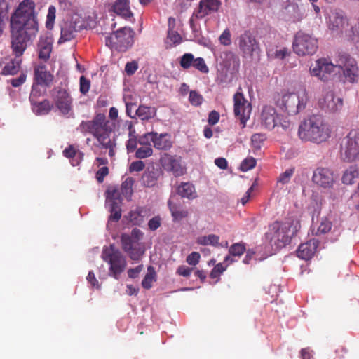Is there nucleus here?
<instances>
[{
    "instance_id": "obj_1",
    "label": "nucleus",
    "mask_w": 359,
    "mask_h": 359,
    "mask_svg": "<svg viewBox=\"0 0 359 359\" xmlns=\"http://www.w3.org/2000/svg\"><path fill=\"white\" fill-rule=\"evenodd\" d=\"M11 48L15 58L3 68L5 75H14L20 68V58L25 51L27 42L35 38L39 32L35 4L32 0H23L11 14L10 20Z\"/></svg>"
},
{
    "instance_id": "obj_2",
    "label": "nucleus",
    "mask_w": 359,
    "mask_h": 359,
    "mask_svg": "<svg viewBox=\"0 0 359 359\" xmlns=\"http://www.w3.org/2000/svg\"><path fill=\"white\" fill-rule=\"evenodd\" d=\"M330 134L329 125L318 114H313L304 118L298 129V135L302 140L318 144L325 142Z\"/></svg>"
},
{
    "instance_id": "obj_3",
    "label": "nucleus",
    "mask_w": 359,
    "mask_h": 359,
    "mask_svg": "<svg viewBox=\"0 0 359 359\" xmlns=\"http://www.w3.org/2000/svg\"><path fill=\"white\" fill-rule=\"evenodd\" d=\"M79 129L82 133L92 134L98 142L109 136L112 131L110 123L104 114H97L93 120L82 121Z\"/></svg>"
},
{
    "instance_id": "obj_4",
    "label": "nucleus",
    "mask_w": 359,
    "mask_h": 359,
    "mask_svg": "<svg viewBox=\"0 0 359 359\" xmlns=\"http://www.w3.org/2000/svg\"><path fill=\"white\" fill-rule=\"evenodd\" d=\"M308 101L305 89L284 94L276 101V105L290 115H296L304 110Z\"/></svg>"
},
{
    "instance_id": "obj_5",
    "label": "nucleus",
    "mask_w": 359,
    "mask_h": 359,
    "mask_svg": "<svg viewBox=\"0 0 359 359\" xmlns=\"http://www.w3.org/2000/svg\"><path fill=\"white\" fill-rule=\"evenodd\" d=\"M327 25L333 33L351 38L354 33L347 16L340 9H332L327 14Z\"/></svg>"
},
{
    "instance_id": "obj_6",
    "label": "nucleus",
    "mask_w": 359,
    "mask_h": 359,
    "mask_svg": "<svg viewBox=\"0 0 359 359\" xmlns=\"http://www.w3.org/2000/svg\"><path fill=\"white\" fill-rule=\"evenodd\" d=\"M102 259L109 264V274L115 279H118L121 273L126 269L127 263L126 257L114 245L104 248L102 253Z\"/></svg>"
},
{
    "instance_id": "obj_7",
    "label": "nucleus",
    "mask_w": 359,
    "mask_h": 359,
    "mask_svg": "<svg viewBox=\"0 0 359 359\" xmlns=\"http://www.w3.org/2000/svg\"><path fill=\"white\" fill-rule=\"evenodd\" d=\"M290 225L289 224L276 221L269 226L265 236L272 245H275L277 248H281L290 242Z\"/></svg>"
},
{
    "instance_id": "obj_8",
    "label": "nucleus",
    "mask_w": 359,
    "mask_h": 359,
    "mask_svg": "<svg viewBox=\"0 0 359 359\" xmlns=\"http://www.w3.org/2000/svg\"><path fill=\"white\" fill-rule=\"evenodd\" d=\"M260 118L262 126L269 130L276 127H281L283 130H287L292 126V123L287 117L278 114L276 109L271 106L264 107Z\"/></svg>"
},
{
    "instance_id": "obj_9",
    "label": "nucleus",
    "mask_w": 359,
    "mask_h": 359,
    "mask_svg": "<svg viewBox=\"0 0 359 359\" xmlns=\"http://www.w3.org/2000/svg\"><path fill=\"white\" fill-rule=\"evenodd\" d=\"M341 157L344 161L352 162L359 159V131L351 130L341 143Z\"/></svg>"
},
{
    "instance_id": "obj_10",
    "label": "nucleus",
    "mask_w": 359,
    "mask_h": 359,
    "mask_svg": "<svg viewBox=\"0 0 359 359\" xmlns=\"http://www.w3.org/2000/svg\"><path fill=\"white\" fill-rule=\"evenodd\" d=\"M133 31L129 27L121 28L106 37L105 43L111 49L124 52L133 43Z\"/></svg>"
},
{
    "instance_id": "obj_11",
    "label": "nucleus",
    "mask_w": 359,
    "mask_h": 359,
    "mask_svg": "<svg viewBox=\"0 0 359 359\" xmlns=\"http://www.w3.org/2000/svg\"><path fill=\"white\" fill-rule=\"evenodd\" d=\"M294 53L298 55H313L318 48L317 39L310 34L299 32L292 43Z\"/></svg>"
},
{
    "instance_id": "obj_12",
    "label": "nucleus",
    "mask_w": 359,
    "mask_h": 359,
    "mask_svg": "<svg viewBox=\"0 0 359 359\" xmlns=\"http://www.w3.org/2000/svg\"><path fill=\"white\" fill-rule=\"evenodd\" d=\"M337 72L343 71L346 79L350 83H354L358 79L359 73L356 61L349 55L340 54L337 60Z\"/></svg>"
},
{
    "instance_id": "obj_13",
    "label": "nucleus",
    "mask_w": 359,
    "mask_h": 359,
    "mask_svg": "<svg viewBox=\"0 0 359 359\" xmlns=\"http://www.w3.org/2000/svg\"><path fill=\"white\" fill-rule=\"evenodd\" d=\"M318 107L326 114H337L343 109V99L335 95L333 90H327L318 100Z\"/></svg>"
},
{
    "instance_id": "obj_14",
    "label": "nucleus",
    "mask_w": 359,
    "mask_h": 359,
    "mask_svg": "<svg viewBox=\"0 0 359 359\" xmlns=\"http://www.w3.org/2000/svg\"><path fill=\"white\" fill-rule=\"evenodd\" d=\"M251 111V104L245 98L242 93L237 92L233 96V112L235 116L240 120L242 128L245 126Z\"/></svg>"
},
{
    "instance_id": "obj_15",
    "label": "nucleus",
    "mask_w": 359,
    "mask_h": 359,
    "mask_svg": "<svg viewBox=\"0 0 359 359\" xmlns=\"http://www.w3.org/2000/svg\"><path fill=\"white\" fill-rule=\"evenodd\" d=\"M238 46L243 57H252L260 50L259 42L250 31H245L238 36Z\"/></svg>"
},
{
    "instance_id": "obj_16",
    "label": "nucleus",
    "mask_w": 359,
    "mask_h": 359,
    "mask_svg": "<svg viewBox=\"0 0 359 359\" xmlns=\"http://www.w3.org/2000/svg\"><path fill=\"white\" fill-rule=\"evenodd\" d=\"M309 70L312 76L326 81L332 75L337 72V64L333 65L325 58H320L316 61L315 65L310 67Z\"/></svg>"
},
{
    "instance_id": "obj_17",
    "label": "nucleus",
    "mask_w": 359,
    "mask_h": 359,
    "mask_svg": "<svg viewBox=\"0 0 359 359\" xmlns=\"http://www.w3.org/2000/svg\"><path fill=\"white\" fill-rule=\"evenodd\" d=\"M313 182L323 189H331L335 182L334 171L327 167H318L313 172Z\"/></svg>"
},
{
    "instance_id": "obj_18",
    "label": "nucleus",
    "mask_w": 359,
    "mask_h": 359,
    "mask_svg": "<svg viewBox=\"0 0 359 359\" xmlns=\"http://www.w3.org/2000/svg\"><path fill=\"white\" fill-rule=\"evenodd\" d=\"M219 4V0H201L198 6L195 9L189 20L191 27L194 28L195 19H202L211 12L217 11Z\"/></svg>"
},
{
    "instance_id": "obj_19",
    "label": "nucleus",
    "mask_w": 359,
    "mask_h": 359,
    "mask_svg": "<svg viewBox=\"0 0 359 359\" xmlns=\"http://www.w3.org/2000/svg\"><path fill=\"white\" fill-rule=\"evenodd\" d=\"M54 102L56 107L63 115H67L72 111L73 99L67 90L59 88L55 95Z\"/></svg>"
},
{
    "instance_id": "obj_20",
    "label": "nucleus",
    "mask_w": 359,
    "mask_h": 359,
    "mask_svg": "<svg viewBox=\"0 0 359 359\" xmlns=\"http://www.w3.org/2000/svg\"><path fill=\"white\" fill-rule=\"evenodd\" d=\"M163 167L167 171L172 172L175 177L183 175L186 168L181 163V158L166 155L161 159Z\"/></svg>"
},
{
    "instance_id": "obj_21",
    "label": "nucleus",
    "mask_w": 359,
    "mask_h": 359,
    "mask_svg": "<svg viewBox=\"0 0 359 359\" xmlns=\"http://www.w3.org/2000/svg\"><path fill=\"white\" fill-rule=\"evenodd\" d=\"M123 251L126 252L133 260H138L144 253L143 250L135 246V241L131 236L123 233L121 238Z\"/></svg>"
},
{
    "instance_id": "obj_22",
    "label": "nucleus",
    "mask_w": 359,
    "mask_h": 359,
    "mask_svg": "<svg viewBox=\"0 0 359 359\" xmlns=\"http://www.w3.org/2000/svg\"><path fill=\"white\" fill-rule=\"evenodd\" d=\"M318 245L319 241L318 239H310L299 245L297 250V255L302 259L308 260L314 255Z\"/></svg>"
},
{
    "instance_id": "obj_23",
    "label": "nucleus",
    "mask_w": 359,
    "mask_h": 359,
    "mask_svg": "<svg viewBox=\"0 0 359 359\" xmlns=\"http://www.w3.org/2000/svg\"><path fill=\"white\" fill-rule=\"evenodd\" d=\"M36 96V93L34 90H32L29 100L32 104L33 111L36 115H46L53 108V104L48 100H43L41 102H37L34 100V97Z\"/></svg>"
},
{
    "instance_id": "obj_24",
    "label": "nucleus",
    "mask_w": 359,
    "mask_h": 359,
    "mask_svg": "<svg viewBox=\"0 0 359 359\" xmlns=\"http://www.w3.org/2000/svg\"><path fill=\"white\" fill-rule=\"evenodd\" d=\"M34 80L37 84L48 86L53 82V76L46 69L44 65L34 68Z\"/></svg>"
},
{
    "instance_id": "obj_25",
    "label": "nucleus",
    "mask_w": 359,
    "mask_h": 359,
    "mask_svg": "<svg viewBox=\"0 0 359 359\" xmlns=\"http://www.w3.org/2000/svg\"><path fill=\"white\" fill-rule=\"evenodd\" d=\"M111 11L126 20L133 18L128 0H116L111 6Z\"/></svg>"
},
{
    "instance_id": "obj_26",
    "label": "nucleus",
    "mask_w": 359,
    "mask_h": 359,
    "mask_svg": "<svg viewBox=\"0 0 359 359\" xmlns=\"http://www.w3.org/2000/svg\"><path fill=\"white\" fill-rule=\"evenodd\" d=\"M53 49L52 40L48 37H41L38 43L39 58L46 62Z\"/></svg>"
},
{
    "instance_id": "obj_27",
    "label": "nucleus",
    "mask_w": 359,
    "mask_h": 359,
    "mask_svg": "<svg viewBox=\"0 0 359 359\" xmlns=\"http://www.w3.org/2000/svg\"><path fill=\"white\" fill-rule=\"evenodd\" d=\"M154 147L158 150H167L172 147L170 135L168 133L158 134L153 132Z\"/></svg>"
},
{
    "instance_id": "obj_28",
    "label": "nucleus",
    "mask_w": 359,
    "mask_h": 359,
    "mask_svg": "<svg viewBox=\"0 0 359 359\" xmlns=\"http://www.w3.org/2000/svg\"><path fill=\"white\" fill-rule=\"evenodd\" d=\"M76 32L77 29L72 22H65L61 27V36L58 43H61L71 41L75 37Z\"/></svg>"
},
{
    "instance_id": "obj_29",
    "label": "nucleus",
    "mask_w": 359,
    "mask_h": 359,
    "mask_svg": "<svg viewBox=\"0 0 359 359\" xmlns=\"http://www.w3.org/2000/svg\"><path fill=\"white\" fill-rule=\"evenodd\" d=\"M177 193L182 198L194 199L197 197L194 186L190 182H182L177 189Z\"/></svg>"
},
{
    "instance_id": "obj_30",
    "label": "nucleus",
    "mask_w": 359,
    "mask_h": 359,
    "mask_svg": "<svg viewBox=\"0 0 359 359\" xmlns=\"http://www.w3.org/2000/svg\"><path fill=\"white\" fill-rule=\"evenodd\" d=\"M359 177V168L351 165L343 173L341 181L345 184H352Z\"/></svg>"
},
{
    "instance_id": "obj_31",
    "label": "nucleus",
    "mask_w": 359,
    "mask_h": 359,
    "mask_svg": "<svg viewBox=\"0 0 359 359\" xmlns=\"http://www.w3.org/2000/svg\"><path fill=\"white\" fill-rule=\"evenodd\" d=\"M168 205L174 221H180L188 216L189 212L187 210L182 208L180 205L175 203H173L170 200L168 201Z\"/></svg>"
},
{
    "instance_id": "obj_32",
    "label": "nucleus",
    "mask_w": 359,
    "mask_h": 359,
    "mask_svg": "<svg viewBox=\"0 0 359 359\" xmlns=\"http://www.w3.org/2000/svg\"><path fill=\"white\" fill-rule=\"evenodd\" d=\"M156 109L154 107L141 104L136 110L137 116L141 120H149L156 116Z\"/></svg>"
},
{
    "instance_id": "obj_33",
    "label": "nucleus",
    "mask_w": 359,
    "mask_h": 359,
    "mask_svg": "<svg viewBox=\"0 0 359 359\" xmlns=\"http://www.w3.org/2000/svg\"><path fill=\"white\" fill-rule=\"evenodd\" d=\"M245 245L244 243H237L233 244L229 250L230 255H228L224 258V262H229L230 263H232L233 262H234V260L231 257V255L240 257L245 252Z\"/></svg>"
},
{
    "instance_id": "obj_34",
    "label": "nucleus",
    "mask_w": 359,
    "mask_h": 359,
    "mask_svg": "<svg viewBox=\"0 0 359 359\" xmlns=\"http://www.w3.org/2000/svg\"><path fill=\"white\" fill-rule=\"evenodd\" d=\"M219 237L215 234L200 236L197 238V243L203 245H210L215 247L219 246Z\"/></svg>"
},
{
    "instance_id": "obj_35",
    "label": "nucleus",
    "mask_w": 359,
    "mask_h": 359,
    "mask_svg": "<svg viewBox=\"0 0 359 359\" xmlns=\"http://www.w3.org/2000/svg\"><path fill=\"white\" fill-rule=\"evenodd\" d=\"M172 22H175V19L173 18H169L168 23L170 27ZM167 40L170 41L172 45H177L181 43L182 36L177 31H174L172 29L170 28L168 32Z\"/></svg>"
},
{
    "instance_id": "obj_36",
    "label": "nucleus",
    "mask_w": 359,
    "mask_h": 359,
    "mask_svg": "<svg viewBox=\"0 0 359 359\" xmlns=\"http://www.w3.org/2000/svg\"><path fill=\"white\" fill-rule=\"evenodd\" d=\"M134 182L135 180L133 177H127L121 184V193L128 199L130 198L133 195Z\"/></svg>"
},
{
    "instance_id": "obj_37",
    "label": "nucleus",
    "mask_w": 359,
    "mask_h": 359,
    "mask_svg": "<svg viewBox=\"0 0 359 359\" xmlns=\"http://www.w3.org/2000/svg\"><path fill=\"white\" fill-rule=\"evenodd\" d=\"M142 212V208H137L135 210L130 212L129 219L133 225L140 226L144 222Z\"/></svg>"
},
{
    "instance_id": "obj_38",
    "label": "nucleus",
    "mask_w": 359,
    "mask_h": 359,
    "mask_svg": "<svg viewBox=\"0 0 359 359\" xmlns=\"http://www.w3.org/2000/svg\"><path fill=\"white\" fill-rule=\"evenodd\" d=\"M266 138V135L264 133H259L253 134L251 137L252 147L256 150L260 149L264 145Z\"/></svg>"
},
{
    "instance_id": "obj_39",
    "label": "nucleus",
    "mask_w": 359,
    "mask_h": 359,
    "mask_svg": "<svg viewBox=\"0 0 359 359\" xmlns=\"http://www.w3.org/2000/svg\"><path fill=\"white\" fill-rule=\"evenodd\" d=\"M147 271V273L142 281V285L144 289L149 290L151 287L152 282L155 280L156 272L151 266L148 267Z\"/></svg>"
},
{
    "instance_id": "obj_40",
    "label": "nucleus",
    "mask_w": 359,
    "mask_h": 359,
    "mask_svg": "<svg viewBox=\"0 0 359 359\" xmlns=\"http://www.w3.org/2000/svg\"><path fill=\"white\" fill-rule=\"evenodd\" d=\"M110 212L109 221L118 222L121 219V209L118 202L113 201L110 204Z\"/></svg>"
},
{
    "instance_id": "obj_41",
    "label": "nucleus",
    "mask_w": 359,
    "mask_h": 359,
    "mask_svg": "<svg viewBox=\"0 0 359 359\" xmlns=\"http://www.w3.org/2000/svg\"><path fill=\"white\" fill-rule=\"evenodd\" d=\"M194 56L192 53H184L180 60V66L184 69H188L193 66Z\"/></svg>"
},
{
    "instance_id": "obj_42",
    "label": "nucleus",
    "mask_w": 359,
    "mask_h": 359,
    "mask_svg": "<svg viewBox=\"0 0 359 359\" xmlns=\"http://www.w3.org/2000/svg\"><path fill=\"white\" fill-rule=\"evenodd\" d=\"M56 8L54 6L51 5L48 8V14L46 16V27L48 29H52L55 20Z\"/></svg>"
},
{
    "instance_id": "obj_43",
    "label": "nucleus",
    "mask_w": 359,
    "mask_h": 359,
    "mask_svg": "<svg viewBox=\"0 0 359 359\" xmlns=\"http://www.w3.org/2000/svg\"><path fill=\"white\" fill-rule=\"evenodd\" d=\"M192 67L203 74H208L209 72V68L203 57L194 58Z\"/></svg>"
},
{
    "instance_id": "obj_44",
    "label": "nucleus",
    "mask_w": 359,
    "mask_h": 359,
    "mask_svg": "<svg viewBox=\"0 0 359 359\" xmlns=\"http://www.w3.org/2000/svg\"><path fill=\"white\" fill-rule=\"evenodd\" d=\"M135 133V130H130L129 132V139L126 142V148L128 153L133 152L137 148V140Z\"/></svg>"
},
{
    "instance_id": "obj_45",
    "label": "nucleus",
    "mask_w": 359,
    "mask_h": 359,
    "mask_svg": "<svg viewBox=\"0 0 359 359\" xmlns=\"http://www.w3.org/2000/svg\"><path fill=\"white\" fill-rule=\"evenodd\" d=\"M332 229V222L327 219H322L316 234L320 236L328 233Z\"/></svg>"
},
{
    "instance_id": "obj_46",
    "label": "nucleus",
    "mask_w": 359,
    "mask_h": 359,
    "mask_svg": "<svg viewBox=\"0 0 359 359\" xmlns=\"http://www.w3.org/2000/svg\"><path fill=\"white\" fill-rule=\"evenodd\" d=\"M102 148L109 149V156L113 157L115 154L114 147L116 144L114 141H112L109 136L104 139L103 140L99 142Z\"/></svg>"
},
{
    "instance_id": "obj_47",
    "label": "nucleus",
    "mask_w": 359,
    "mask_h": 359,
    "mask_svg": "<svg viewBox=\"0 0 359 359\" xmlns=\"http://www.w3.org/2000/svg\"><path fill=\"white\" fill-rule=\"evenodd\" d=\"M153 154V149L151 148V147H149V146H146V147H141L140 148H138L137 150H136V153H135V156L137 158H147V157H149L151 156H152Z\"/></svg>"
},
{
    "instance_id": "obj_48",
    "label": "nucleus",
    "mask_w": 359,
    "mask_h": 359,
    "mask_svg": "<svg viewBox=\"0 0 359 359\" xmlns=\"http://www.w3.org/2000/svg\"><path fill=\"white\" fill-rule=\"evenodd\" d=\"M203 100V96L195 90H191L189 96V101L194 106H199Z\"/></svg>"
},
{
    "instance_id": "obj_49",
    "label": "nucleus",
    "mask_w": 359,
    "mask_h": 359,
    "mask_svg": "<svg viewBox=\"0 0 359 359\" xmlns=\"http://www.w3.org/2000/svg\"><path fill=\"white\" fill-rule=\"evenodd\" d=\"M107 201H109L111 203L113 201H117L120 203L119 191L116 188L108 189L107 191Z\"/></svg>"
},
{
    "instance_id": "obj_50",
    "label": "nucleus",
    "mask_w": 359,
    "mask_h": 359,
    "mask_svg": "<svg viewBox=\"0 0 359 359\" xmlns=\"http://www.w3.org/2000/svg\"><path fill=\"white\" fill-rule=\"evenodd\" d=\"M256 160L253 157L244 159L241 164V169L243 171H248L256 166Z\"/></svg>"
},
{
    "instance_id": "obj_51",
    "label": "nucleus",
    "mask_w": 359,
    "mask_h": 359,
    "mask_svg": "<svg viewBox=\"0 0 359 359\" xmlns=\"http://www.w3.org/2000/svg\"><path fill=\"white\" fill-rule=\"evenodd\" d=\"M144 185L147 187H152L156 183V178L152 172L144 173L142 176Z\"/></svg>"
},
{
    "instance_id": "obj_52",
    "label": "nucleus",
    "mask_w": 359,
    "mask_h": 359,
    "mask_svg": "<svg viewBox=\"0 0 359 359\" xmlns=\"http://www.w3.org/2000/svg\"><path fill=\"white\" fill-rule=\"evenodd\" d=\"M153 132H149L144 134L143 135L140 136L138 140V142L140 145L142 147L149 146L151 145V142H153Z\"/></svg>"
},
{
    "instance_id": "obj_53",
    "label": "nucleus",
    "mask_w": 359,
    "mask_h": 359,
    "mask_svg": "<svg viewBox=\"0 0 359 359\" xmlns=\"http://www.w3.org/2000/svg\"><path fill=\"white\" fill-rule=\"evenodd\" d=\"M226 267L223 266L222 263H219L215 266L212 269L210 276L211 278H217L219 277L224 271Z\"/></svg>"
},
{
    "instance_id": "obj_54",
    "label": "nucleus",
    "mask_w": 359,
    "mask_h": 359,
    "mask_svg": "<svg viewBox=\"0 0 359 359\" xmlns=\"http://www.w3.org/2000/svg\"><path fill=\"white\" fill-rule=\"evenodd\" d=\"M219 42L224 46H229L231 43V32L226 29L219 36Z\"/></svg>"
},
{
    "instance_id": "obj_55",
    "label": "nucleus",
    "mask_w": 359,
    "mask_h": 359,
    "mask_svg": "<svg viewBox=\"0 0 359 359\" xmlns=\"http://www.w3.org/2000/svg\"><path fill=\"white\" fill-rule=\"evenodd\" d=\"M161 225V218L160 216L152 217L148 222L149 229L151 231H156Z\"/></svg>"
},
{
    "instance_id": "obj_56",
    "label": "nucleus",
    "mask_w": 359,
    "mask_h": 359,
    "mask_svg": "<svg viewBox=\"0 0 359 359\" xmlns=\"http://www.w3.org/2000/svg\"><path fill=\"white\" fill-rule=\"evenodd\" d=\"M200 258L201 255L198 252H193L187 257L186 261L189 265L196 266L199 262Z\"/></svg>"
},
{
    "instance_id": "obj_57",
    "label": "nucleus",
    "mask_w": 359,
    "mask_h": 359,
    "mask_svg": "<svg viewBox=\"0 0 359 359\" xmlns=\"http://www.w3.org/2000/svg\"><path fill=\"white\" fill-rule=\"evenodd\" d=\"M90 89V81L87 79L84 76H81L80 78V92L86 95Z\"/></svg>"
},
{
    "instance_id": "obj_58",
    "label": "nucleus",
    "mask_w": 359,
    "mask_h": 359,
    "mask_svg": "<svg viewBox=\"0 0 359 359\" xmlns=\"http://www.w3.org/2000/svg\"><path fill=\"white\" fill-rule=\"evenodd\" d=\"M294 169H288L286 170L283 173H282L278 179V182L282 184H287L290 180L291 177L293 175Z\"/></svg>"
},
{
    "instance_id": "obj_59",
    "label": "nucleus",
    "mask_w": 359,
    "mask_h": 359,
    "mask_svg": "<svg viewBox=\"0 0 359 359\" xmlns=\"http://www.w3.org/2000/svg\"><path fill=\"white\" fill-rule=\"evenodd\" d=\"M109 174V168L106 166H103L100 168L96 172V180L98 182L102 183L104 179Z\"/></svg>"
},
{
    "instance_id": "obj_60",
    "label": "nucleus",
    "mask_w": 359,
    "mask_h": 359,
    "mask_svg": "<svg viewBox=\"0 0 359 359\" xmlns=\"http://www.w3.org/2000/svg\"><path fill=\"white\" fill-rule=\"evenodd\" d=\"M138 64L136 61L128 62L125 67V71L129 76L133 75L137 69Z\"/></svg>"
},
{
    "instance_id": "obj_61",
    "label": "nucleus",
    "mask_w": 359,
    "mask_h": 359,
    "mask_svg": "<svg viewBox=\"0 0 359 359\" xmlns=\"http://www.w3.org/2000/svg\"><path fill=\"white\" fill-rule=\"evenodd\" d=\"M144 167H145V165L143 161H137L133 162L130 165L129 170H130V172H134V171L140 172V171L143 170Z\"/></svg>"
},
{
    "instance_id": "obj_62",
    "label": "nucleus",
    "mask_w": 359,
    "mask_h": 359,
    "mask_svg": "<svg viewBox=\"0 0 359 359\" xmlns=\"http://www.w3.org/2000/svg\"><path fill=\"white\" fill-rule=\"evenodd\" d=\"M26 77V74L22 73L18 78L12 79L11 83L13 87H19L25 83Z\"/></svg>"
},
{
    "instance_id": "obj_63",
    "label": "nucleus",
    "mask_w": 359,
    "mask_h": 359,
    "mask_svg": "<svg viewBox=\"0 0 359 359\" xmlns=\"http://www.w3.org/2000/svg\"><path fill=\"white\" fill-rule=\"evenodd\" d=\"M219 114L215 110H213L209 114L208 122L209 125L214 126L219 121Z\"/></svg>"
},
{
    "instance_id": "obj_64",
    "label": "nucleus",
    "mask_w": 359,
    "mask_h": 359,
    "mask_svg": "<svg viewBox=\"0 0 359 359\" xmlns=\"http://www.w3.org/2000/svg\"><path fill=\"white\" fill-rule=\"evenodd\" d=\"M191 271L192 269L184 265L180 266L177 269V273L184 277L189 276Z\"/></svg>"
}]
</instances>
